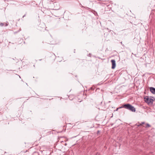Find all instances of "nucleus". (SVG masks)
I'll use <instances>...</instances> for the list:
<instances>
[{
	"instance_id": "6",
	"label": "nucleus",
	"mask_w": 155,
	"mask_h": 155,
	"mask_svg": "<svg viewBox=\"0 0 155 155\" xmlns=\"http://www.w3.org/2000/svg\"><path fill=\"white\" fill-rule=\"evenodd\" d=\"M150 127V125L148 124H146V127Z\"/></svg>"
},
{
	"instance_id": "9",
	"label": "nucleus",
	"mask_w": 155,
	"mask_h": 155,
	"mask_svg": "<svg viewBox=\"0 0 155 155\" xmlns=\"http://www.w3.org/2000/svg\"><path fill=\"white\" fill-rule=\"evenodd\" d=\"M120 108V107L118 108L117 109L116 111H117L118 109Z\"/></svg>"
},
{
	"instance_id": "3",
	"label": "nucleus",
	"mask_w": 155,
	"mask_h": 155,
	"mask_svg": "<svg viewBox=\"0 0 155 155\" xmlns=\"http://www.w3.org/2000/svg\"><path fill=\"white\" fill-rule=\"evenodd\" d=\"M111 62L112 63V64L111 68L112 69H114L116 66L115 61L114 60H112L111 61Z\"/></svg>"
},
{
	"instance_id": "7",
	"label": "nucleus",
	"mask_w": 155,
	"mask_h": 155,
	"mask_svg": "<svg viewBox=\"0 0 155 155\" xmlns=\"http://www.w3.org/2000/svg\"><path fill=\"white\" fill-rule=\"evenodd\" d=\"M144 122H142L141 124H140V125H141L142 124H144Z\"/></svg>"
},
{
	"instance_id": "12",
	"label": "nucleus",
	"mask_w": 155,
	"mask_h": 155,
	"mask_svg": "<svg viewBox=\"0 0 155 155\" xmlns=\"http://www.w3.org/2000/svg\"><path fill=\"white\" fill-rule=\"evenodd\" d=\"M96 155H99V154H98V153H97V154H96Z\"/></svg>"
},
{
	"instance_id": "11",
	"label": "nucleus",
	"mask_w": 155,
	"mask_h": 155,
	"mask_svg": "<svg viewBox=\"0 0 155 155\" xmlns=\"http://www.w3.org/2000/svg\"><path fill=\"white\" fill-rule=\"evenodd\" d=\"M120 43H121V44L122 45V42H120Z\"/></svg>"
},
{
	"instance_id": "8",
	"label": "nucleus",
	"mask_w": 155,
	"mask_h": 155,
	"mask_svg": "<svg viewBox=\"0 0 155 155\" xmlns=\"http://www.w3.org/2000/svg\"><path fill=\"white\" fill-rule=\"evenodd\" d=\"M136 125H137V126L138 127H139V126H140V124H136Z\"/></svg>"
},
{
	"instance_id": "4",
	"label": "nucleus",
	"mask_w": 155,
	"mask_h": 155,
	"mask_svg": "<svg viewBox=\"0 0 155 155\" xmlns=\"http://www.w3.org/2000/svg\"><path fill=\"white\" fill-rule=\"evenodd\" d=\"M150 91L152 93L155 94V88L151 87H150Z\"/></svg>"
},
{
	"instance_id": "2",
	"label": "nucleus",
	"mask_w": 155,
	"mask_h": 155,
	"mask_svg": "<svg viewBox=\"0 0 155 155\" xmlns=\"http://www.w3.org/2000/svg\"><path fill=\"white\" fill-rule=\"evenodd\" d=\"M145 101L148 104H152L153 101V100L150 97H147L144 98Z\"/></svg>"
},
{
	"instance_id": "1",
	"label": "nucleus",
	"mask_w": 155,
	"mask_h": 155,
	"mask_svg": "<svg viewBox=\"0 0 155 155\" xmlns=\"http://www.w3.org/2000/svg\"><path fill=\"white\" fill-rule=\"evenodd\" d=\"M124 108L132 112H135L136 111L135 107L130 104H126L120 107V108Z\"/></svg>"
},
{
	"instance_id": "5",
	"label": "nucleus",
	"mask_w": 155,
	"mask_h": 155,
	"mask_svg": "<svg viewBox=\"0 0 155 155\" xmlns=\"http://www.w3.org/2000/svg\"><path fill=\"white\" fill-rule=\"evenodd\" d=\"M8 22H7L6 23H0V26H3L4 25H5V26H6L8 25Z\"/></svg>"
},
{
	"instance_id": "10",
	"label": "nucleus",
	"mask_w": 155,
	"mask_h": 155,
	"mask_svg": "<svg viewBox=\"0 0 155 155\" xmlns=\"http://www.w3.org/2000/svg\"><path fill=\"white\" fill-rule=\"evenodd\" d=\"M25 15H24L23 16V18H24V17H25Z\"/></svg>"
}]
</instances>
